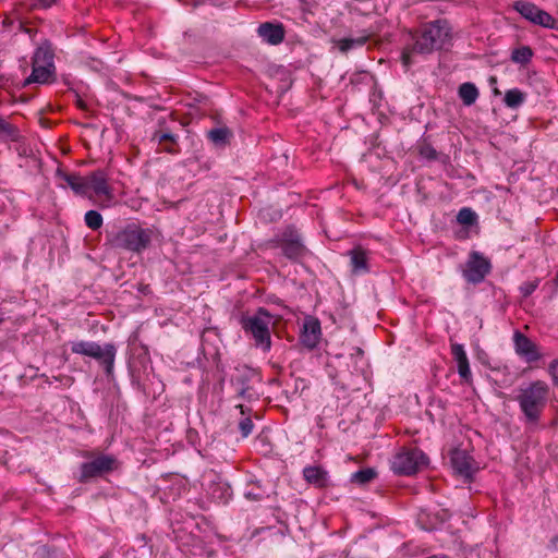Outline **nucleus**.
Wrapping results in <instances>:
<instances>
[{"instance_id":"1","label":"nucleus","mask_w":558,"mask_h":558,"mask_svg":"<svg viewBox=\"0 0 558 558\" xmlns=\"http://www.w3.org/2000/svg\"><path fill=\"white\" fill-rule=\"evenodd\" d=\"M413 45L403 49L401 60L404 68L414 62L415 54H428L450 44L451 32L446 21H436L423 25L412 37Z\"/></svg>"},{"instance_id":"2","label":"nucleus","mask_w":558,"mask_h":558,"mask_svg":"<svg viewBox=\"0 0 558 558\" xmlns=\"http://www.w3.org/2000/svg\"><path fill=\"white\" fill-rule=\"evenodd\" d=\"M151 236L153 231L150 229H144L135 223H130L113 233L109 239V243L117 250L141 253L150 245Z\"/></svg>"},{"instance_id":"3","label":"nucleus","mask_w":558,"mask_h":558,"mask_svg":"<svg viewBox=\"0 0 558 558\" xmlns=\"http://www.w3.org/2000/svg\"><path fill=\"white\" fill-rule=\"evenodd\" d=\"M272 316L264 308L259 307L253 315H243L241 317V326L246 333H250L256 345L262 347L265 351L270 350V325Z\"/></svg>"},{"instance_id":"4","label":"nucleus","mask_w":558,"mask_h":558,"mask_svg":"<svg viewBox=\"0 0 558 558\" xmlns=\"http://www.w3.org/2000/svg\"><path fill=\"white\" fill-rule=\"evenodd\" d=\"M548 386L544 381H534L518 396L520 408L530 422H536L546 404Z\"/></svg>"},{"instance_id":"5","label":"nucleus","mask_w":558,"mask_h":558,"mask_svg":"<svg viewBox=\"0 0 558 558\" xmlns=\"http://www.w3.org/2000/svg\"><path fill=\"white\" fill-rule=\"evenodd\" d=\"M71 351L97 360L105 366L107 376L113 374L117 349L112 343H106L101 347L94 341H76L72 343Z\"/></svg>"},{"instance_id":"6","label":"nucleus","mask_w":558,"mask_h":558,"mask_svg":"<svg viewBox=\"0 0 558 558\" xmlns=\"http://www.w3.org/2000/svg\"><path fill=\"white\" fill-rule=\"evenodd\" d=\"M427 463V458L420 449H408L395 456L392 469L396 473L411 475Z\"/></svg>"},{"instance_id":"7","label":"nucleus","mask_w":558,"mask_h":558,"mask_svg":"<svg viewBox=\"0 0 558 558\" xmlns=\"http://www.w3.org/2000/svg\"><path fill=\"white\" fill-rule=\"evenodd\" d=\"M117 468V459L109 454H99L92 461L81 465L80 482L86 483L92 478L102 476Z\"/></svg>"},{"instance_id":"8","label":"nucleus","mask_w":558,"mask_h":558,"mask_svg":"<svg viewBox=\"0 0 558 558\" xmlns=\"http://www.w3.org/2000/svg\"><path fill=\"white\" fill-rule=\"evenodd\" d=\"M513 8L529 22L546 28H555L556 20L546 11L529 1H517Z\"/></svg>"},{"instance_id":"9","label":"nucleus","mask_w":558,"mask_h":558,"mask_svg":"<svg viewBox=\"0 0 558 558\" xmlns=\"http://www.w3.org/2000/svg\"><path fill=\"white\" fill-rule=\"evenodd\" d=\"M492 268L489 259L478 252H471L463 269L466 281L478 283L489 274Z\"/></svg>"},{"instance_id":"10","label":"nucleus","mask_w":558,"mask_h":558,"mask_svg":"<svg viewBox=\"0 0 558 558\" xmlns=\"http://www.w3.org/2000/svg\"><path fill=\"white\" fill-rule=\"evenodd\" d=\"M87 194L93 191L96 196L102 198L106 206H109L112 199L111 189L108 184V177L104 170H95L85 177Z\"/></svg>"},{"instance_id":"11","label":"nucleus","mask_w":558,"mask_h":558,"mask_svg":"<svg viewBox=\"0 0 558 558\" xmlns=\"http://www.w3.org/2000/svg\"><path fill=\"white\" fill-rule=\"evenodd\" d=\"M280 246L282 248L284 256H287L290 259L302 258L306 253V248L301 241L300 234L292 227H288L282 232L280 239Z\"/></svg>"},{"instance_id":"12","label":"nucleus","mask_w":558,"mask_h":558,"mask_svg":"<svg viewBox=\"0 0 558 558\" xmlns=\"http://www.w3.org/2000/svg\"><path fill=\"white\" fill-rule=\"evenodd\" d=\"M372 254L362 245L351 248V276H362L372 269Z\"/></svg>"},{"instance_id":"13","label":"nucleus","mask_w":558,"mask_h":558,"mask_svg":"<svg viewBox=\"0 0 558 558\" xmlns=\"http://www.w3.org/2000/svg\"><path fill=\"white\" fill-rule=\"evenodd\" d=\"M322 337L320 323L317 318L307 316L304 318L302 331L300 335L301 343L307 349H314Z\"/></svg>"},{"instance_id":"14","label":"nucleus","mask_w":558,"mask_h":558,"mask_svg":"<svg viewBox=\"0 0 558 558\" xmlns=\"http://www.w3.org/2000/svg\"><path fill=\"white\" fill-rule=\"evenodd\" d=\"M451 464L453 470L465 478H470L478 469L472 457L461 449L451 452Z\"/></svg>"},{"instance_id":"15","label":"nucleus","mask_w":558,"mask_h":558,"mask_svg":"<svg viewBox=\"0 0 558 558\" xmlns=\"http://www.w3.org/2000/svg\"><path fill=\"white\" fill-rule=\"evenodd\" d=\"M514 347L515 352L529 363L542 357L537 345L520 332L514 333Z\"/></svg>"},{"instance_id":"16","label":"nucleus","mask_w":558,"mask_h":558,"mask_svg":"<svg viewBox=\"0 0 558 558\" xmlns=\"http://www.w3.org/2000/svg\"><path fill=\"white\" fill-rule=\"evenodd\" d=\"M57 178L62 180L66 186H69L76 195L86 196L87 185L85 183V177H81L77 173H70L60 168L56 172Z\"/></svg>"},{"instance_id":"17","label":"nucleus","mask_w":558,"mask_h":558,"mask_svg":"<svg viewBox=\"0 0 558 558\" xmlns=\"http://www.w3.org/2000/svg\"><path fill=\"white\" fill-rule=\"evenodd\" d=\"M257 33L270 45H278L284 38V29L280 24L263 23L258 26Z\"/></svg>"},{"instance_id":"18","label":"nucleus","mask_w":558,"mask_h":558,"mask_svg":"<svg viewBox=\"0 0 558 558\" xmlns=\"http://www.w3.org/2000/svg\"><path fill=\"white\" fill-rule=\"evenodd\" d=\"M451 354L453 356V360L457 363L458 366V373L460 377L469 381L471 379V369L469 364L468 355L464 351V348L462 344L459 343H452L451 344Z\"/></svg>"},{"instance_id":"19","label":"nucleus","mask_w":558,"mask_h":558,"mask_svg":"<svg viewBox=\"0 0 558 558\" xmlns=\"http://www.w3.org/2000/svg\"><path fill=\"white\" fill-rule=\"evenodd\" d=\"M251 381V374L250 373H243L239 374L234 378H232L231 384L235 388L236 395L239 398L244 400H253L256 398V393L253 389V387L250 384Z\"/></svg>"},{"instance_id":"20","label":"nucleus","mask_w":558,"mask_h":558,"mask_svg":"<svg viewBox=\"0 0 558 558\" xmlns=\"http://www.w3.org/2000/svg\"><path fill=\"white\" fill-rule=\"evenodd\" d=\"M53 74L54 68L32 63V74L26 78L25 83L47 84L53 81Z\"/></svg>"},{"instance_id":"21","label":"nucleus","mask_w":558,"mask_h":558,"mask_svg":"<svg viewBox=\"0 0 558 558\" xmlns=\"http://www.w3.org/2000/svg\"><path fill=\"white\" fill-rule=\"evenodd\" d=\"M233 136L232 131L227 126H218L207 131V138L216 147H226Z\"/></svg>"},{"instance_id":"22","label":"nucleus","mask_w":558,"mask_h":558,"mask_svg":"<svg viewBox=\"0 0 558 558\" xmlns=\"http://www.w3.org/2000/svg\"><path fill=\"white\" fill-rule=\"evenodd\" d=\"M53 57H54V54H53L51 47L49 45L45 44V45L39 46L35 50L32 63L54 68Z\"/></svg>"},{"instance_id":"23","label":"nucleus","mask_w":558,"mask_h":558,"mask_svg":"<svg viewBox=\"0 0 558 558\" xmlns=\"http://www.w3.org/2000/svg\"><path fill=\"white\" fill-rule=\"evenodd\" d=\"M459 96L465 106H471L478 98V89L472 83H463L459 87Z\"/></svg>"},{"instance_id":"24","label":"nucleus","mask_w":558,"mask_h":558,"mask_svg":"<svg viewBox=\"0 0 558 558\" xmlns=\"http://www.w3.org/2000/svg\"><path fill=\"white\" fill-rule=\"evenodd\" d=\"M0 137L11 142H17L20 133L16 126L9 123L4 118L0 117Z\"/></svg>"},{"instance_id":"25","label":"nucleus","mask_w":558,"mask_h":558,"mask_svg":"<svg viewBox=\"0 0 558 558\" xmlns=\"http://www.w3.org/2000/svg\"><path fill=\"white\" fill-rule=\"evenodd\" d=\"M303 475L305 480L318 486L324 485L325 482V472L318 466H307L303 470Z\"/></svg>"},{"instance_id":"26","label":"nucleus","mask_w":558,"mask_h":558,"mask_svg":"<svg viewBox=\"0 0 558 558\" xmlns=\"http://www.w3.org/2000/svg\"><path fill=\"white\" fill-rule=\"evenodd\" d=\"M505 104L509 108H518L525 101V94L518 88H512L505 94Z\"/></svg>"},{"instance_id":"27","label":"nucleus","mask_w":558,"mask_h":558,"mask_svg":"<svg viewBox=\"0 0 558 558\" xmlns=\"http://www.w3.org/2000/svg\"><path fill=\"white\" fill-rule=\"evenodd\" d=\"M533 51L529 46H521L515 48L511 53V60L514 63L526 64L531 61Z\"/></svg>"},{"instance_id":"28","label":"nucleus","mask_w":558,"mask_h":558,"mask_svg":"<svg viewBox=\"0 0 558 558\" xmlns=\"http://www.w3.org/2000/svg\"><path fill=\"white\" fill-rule=\"evenodd\" d=\"M377 473L373 468L362 469L351 476V482L364 485L376 477Z\"/></svg>"},{"instance_id":"29","label":"nucleus","mask_w":558,"mask_h":558,"mask_svg":"<svg viewBox=\"0 0 558 558\" xmlns=\"http://www.w3.org/2000/svg\"><path fill=\"white\" fill-rule=\"evenodd\" d=\"M84 220L92 230H98L102 226V216L97 210H88L85 214Z\"/></svg>"},{"instance_id":"30","label":"nucleus","mask_w":558,"mask_h":558,"mask_svg":"<svg viewBox=\"0 0 558 558\" xmlns=\"http://www.w3.org/2000/svg\"><path fill=\"white\" fill-rule=\"evenodd\" d=\"M476 214L471 208H462L458 216L457 220L462 226H472L476 221Z\"/></svg>"},{"instance_id":"31","label":"nucleus","mask_w":558,"mask_h":558,"mask_svg":"<svg viewBox=\"0 0 558 558\" xmlns=\"http://www.w3.org/2000/svg\"><path fill=\"white\" fill-rule=\"evenodd\" d=\"M151 141L158 142L159 144L162 142H169L172 145H175L178 136L171 132L158 130L153 133Z\"/></svg>"},{"instance_id":"32","label":"nucleus","mask_w":558,"mask_h":558,"mask_svg":"<svg viewBox=\"0 0 558 558\" xmlns=\"http://www.w3.org/2000/svg\"><path fill=\"white\" fill-rule=\"evenodd\" d=\"M265 495H266V492L264 489H262V487L259 485H255L252 488L245 489V492H244V497L247 500H252V501H259L265 497Z\"/></svg>"},{"instance_id":"33","label":"nucleus","mask_w":558,"mask_h":558,"mask_svg":"<svg viewBox=\"0 0 558 558\" xmlns=\"http://www.w3.org/2000/svg\"><path fill=\"white\" fill-rule=\"evenodd\" d=\"M253 428H254V423L251 420V417H248V416L243 417L239 422V430H240L242 437H244V438H246L251 435V433L253 432Z\"/></svg>"},{"instance_id":"34","label":"nucleus","mask_w":558,"mask_h":558,"mask_svg":"<svg viewBox=\"0 0 558 558\" xmlns=\"http://www.w3.org/2000/svg\"><path fill=\"white\" fill-rule=\"evenodd\" d=\"M338 48H339L340 51L347 52L349 50V38L348 37L342 38L339 41Z\"/></svg>"},{"instance_id":"35","label":"nucleus","mask_w":558,"mask_h":558,"mask_svg":"<svg viewBox=\"0 0 558 558\" xmlns=\"http://www.w3.org/2000/svg\"><path fill=\"white\" fill-rule=\"evenodd\" d=\"M236 408L240 410L241 414L245 415L251 412L250 408L244 407L243 404H238Z\"/></svg>"},{"instance_id":"36","label":"nucleus","mask_w":558,"mask_h":558,"mask_svg":"<svg viewBox=\"0 0 558 558\" xmlns=\"http://www.w3.org/2000/svg\"><path fill=\"white\" fill-rule=\"evenodd\" d=\"M38 1L45 8H49L56 2V0H38Z\"/></svg>"},{"instance_id":"37","label":"nucleus","mask_w":558,"mask_h":558,"mask_svg":"<svg viewBox=\"0 0 558 558\" xmlns=\"http://www.w3.org/2000/svg\"><path fill=\"white\" fill-rule=\"evenodd\" d=\"M364 43H365V38H362V39H360V38L359 39H352L351 38L350 45H351V47H353L355 44L363 45Z\"/></svg>"},{"instance_id":"38","label":"nucleus","mask_w":558,"mask_h":558,"mask_svg":"<svg viewBox=\"0 0 558 558\" xmlns=\"http://www.w3.org/2000/svg\"><path fill=\"white\" fill-rule=\"evenodd\" d=\"M165 150H166L167 153H169V154H177V153H178V150H177V149H174L172 146H167V147H165Z\"/></svg>"},{"instance_id":"39","label":"nucleus","mask_w":558,"mask_h":558,"mask_svg":"<svg viewBox=\"0 0 558 558\" xmlns=\"http://www.w3.org/2000/svg\"><path fill=\"white\" fill-rule=\"evenodd\" d=\"M253 486L258 485L257 483H252ZM251 487V484H247V488Z\"/></svg>"},{"instance_id":"40","label":"nucleus","mask_w":558,"mask_h":558,"mask_svg":"<svg viewBox=\"0 0 558 558\" xmlns=\"http://www.w3.org/2000/svg\"><path fill=\"white\" fill-rule=\"evenodd\" d=\"M494 93H495L496 95L500 94V92H499L497 88L494 90Z\"/></svg>"}]
</instances>
